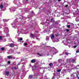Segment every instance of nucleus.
<instances>
[{
	"label": "nucleus",
	"instance_id": "obj_1",
	"mask_svg": "<svg viewBox=\"0 0 79 79\" xmlns=\"http://www.w3.org/2000/svg\"><path fill=\"white\" fill-rule=\"evenodd\" d=\"M51 39H53L55 38V36L54 35V34H51Z\"/></svg>",
	"mask_w": 79,
	"mask_h": 79
},
{
	"label": "nucleus",
	"instance_id": "obj_2",
	"mask_svg": "<svg viewBox=\"0 0 79 79\" xmlns=\"http://www.w3.org/2000/svg\"><path fill=\"white\" fill-rule=\"evenodd\" d=\"M5 73L6 75H7V76H8L9 75V72H8V71H6Z\"/></svg>",
	"mask_w": 79,
	"mask_h": 79
},
{
	"label": "nucleus",
	"instance_id": "obj_3",
	"mask_svg": "<svg viewBox=\"0 0 79 79\" xmlns=\"http://www.w3.org/2000/svg\"><path fill=\"white\" fill-rule=\"evenodd\" d=\"M35 61H36L35 60V59H33L31 60V63H35Z\"/></svg>",
	"mask_w": 79,
	"mask_h": 79
},
{
	"label": "nucleus",
	"instance_id": "obj_4",
	"mask_svg": "<svg viewBox=\"0 0 79 79\" xmlns=\"http://www.w3.org/2000/svg\"><path fill=\"white\" fill-rule=\"evenodd\" d=\"M34 76L32 75H30L29 77V79H31L32 77H33Z\"/></svg>",
	"mask_w": 79,
	"mask_h": 79
},
{
	"label": "nucleus",
	"instance_id": "obj_5",
	"mask_svg": "<svg viewBox=\"0 0 79 79\" xmlns=\"http://www.w3.org/2000/svg\"><path fill=\"white\" fill-rule=\"evenodd\" d=\"M14 51L13 50H10L9 51L10 53H13Z\"/></svg>",
	"mask_w": 79,
	"mask_h": 79
},
{
	"label": "nucleus",
	"instance_id": "obj_6",
	"mask_svg": "<svg viewBox=\"0 0 79 79\" xmlns=\"http://www.w3.org/2000/svg\"><path fill=\"white\" fill-rule=\"evenodd\" d=\"M12 26L13 27H14L15 29H16V28H17V26H16L14 25H12Z\"/></svg>",
	"mask_w": 79,
	"mask_h": 79
},
{
	"label": "nucleus",
	"instance_id": "obj_7",
	"mask_svg": "<svg viewBox=\"0 0 79 79\" xmlns=\"http://www.w3.org/2000/svg\"><path fill=\"white\" fill-rule=\"evenodd\" d=\"M18 40H19L20 41H21L22 40H23V38H18Z\"/></svg>",
	"mask_w": 79,
	"mask_h": 79
},
{
	"label": "nucleus",
	"instance_id": "obj_8",
	"mask_svg": "<svg viewBox=\"0 0 79 79\" xmlns=\"http://www.w3.org/2000/svg\"><path fill=\"white\" fill-rule=\"evenodd\" d=\"M34 36V35L32 34H30V37H33Z\"/></svg>",
	"mask_w": 79,
	"mask_h": 79
},
{
	"label": "nucleus",
	"instance_id": "obj_9",
	"mask_svg": "<svg viewBox=\"0 0 79 79\" xmlns=\"http://www.w3.org/2000/svg\"><path fill=\"white\" fill-rule=\"evenodd\" d=\"M9 47H14V45L13 44H10L9 45Z\"/></svg>",
	"mask_w": 79,
	"mask_h": 79
},
{
	"label": "nucleus",
	"instance_id": "obj_10",
	"mask_svg": "<svg viewBox=\"0 0 79 79\" xmlns=\"http://www.w3.org/2000/svg\"><path fill=\"white\" fill-rule=\"evenodd\" d=\"M59 63H61L62 61V59H60L58 60Z\"/></svg>",
	"mask_w": 79,
	"mask_h": 79
},
{
	"label": "nucleus",
	"instance_id": "obj_11",
	"mask_svg": "<svg viewBox=\"0 0 79 79\" xmlns=\"http://www.w3.org/2000/svg\"><path fill=\"white\" fill-rule=\"evenodd\" d=\"M49 65L50 66H53V63H50L49 64Z\"/></svg>",
	"mask_w": 79,
	"mask_h": 79
},
{
	"label": "nucleus",
	"instance_id": "obj_12",
	"mask_svg": "<svg viewBox=\"0 0 79 79\" xmlns=\"http://www.w3.org/2000/svg\"><path fill=\"white\" fill-rule=\"evenodd\" d=\"M7 57L9 59H11V58L12 59V56H7Z\"/></svg>",
	"mask_w": 79,
	"mask_h": 79
},
{
	"label": "nucleus",
	"instance_id": "obj_13",
	"mask_svg": "<svg viewBox=\"0 0 79 79\" xmlns=\"http://www.w3.org/2000/svg\"><path fill=\"white\" fill-rule=\"evenodd\" d=\"M49 38H50V37L49 36H47L46 37V40H49Z\"/></svg>",
	"mask_w": 79,
	"mask_h": 79
},
{
	"label": "nucleus",
	"instance_id": "obj_14",
	"mask_svg": "<svg viewBox=\"0 0 79 79\" xmlns=\"http://www.w3.org/2000/svg\"><path fill=\"white\" fill-rule=\"evenodd\" d=\"M1 50H2V51H3L5 50V48H1Z\"/></svg>",
	"mask_w": 79,
	"mask_h": 79
},
{
	"label": "nucleus",
	"instance_id": "obj_15",
	"mask_svg": "<svg viewBox=\"0 0 79 79\" xmlns=\"http://www.w3.org/2000/svg\"><path fill=\"white\" fill-rule=\"evenodd\" d=\"M3 5H1L0 6V8H1V9H2V8H3Z\"/></svg>",
	"mask_w": 79,
	"mask_h": 79
},
{
	"label": "nucleus",
	"instance_id": "obj_16",
	"mask_svg": "<svg viewBox=\"0 0 79 79\" xmlns=\"http://www.w3.org/2000/svg\"><path fill=\"white\" fill-rule=\"evenodd\" d=\"M71 61L73 63H74L75 62V61H74V59L72 60Z\"/></svg>",
	"mask_w": 79,
	"mask_h": 79
},
{
	"label": "nucleus",
	"instance_id": "obj_17",
	"mask_svg": "<svg viewBox=\"0 0 79 79\" xmlns=\"http://www.w3.org/2000/svg\"><path fill=\"white\" fill-rule=\"evenodd\" d=\"M16 9V8H13L12 9V10H13V11H15V10Z\"/></svg>",
	"mask_w": 79,
	"mask_h": 79
},
{
	"label": "nucleus",
	"instance_id": "obj_18",
	"mask_svg": "<svg viewBox=\"0 0 79 79\" xmlns=\"http://www.w3.org/2000/svg\"><path fill=\"white\" fill-rule=\"evenodd\" d=\"M3 21H4V22H7V21H8L7 20L5 19H3Z\"/></svg>",
	"mask_w": 79,
	"mask_h": 79
},
{
	"label": "nucleus",
	"instance_id": "obj_19",
	"mask_svg": "<svg viewBox=\"0 0 79 79\" xmlns=\"http://www.w3.org/2000/svg\"><path fill=\"white\" fill-rule=\"evenodd\" d=\"M55 35L56 37H58L59 35V34L58 33H56L55 34Z\"/></svg>",
	"mask_w": 79,
	"mask_h": 79
},
{
	"label": "nucleus",
	"instance_id": "obj_20",
	"mask_svg": "<svg viewBox=\"0 0 79 79\" xmlns=\"http://www.w3.org/2000/svg\"><path fill=\"white\" fill-rule=\"evenodd\" d=\"M61 71V69H58L57 70V72L58 73H60V71Z\"/></svg>",
	"mask_w": 79,
	"mask_h": 79
},
{
	"label": "nucleus",
	"instance_id": "obj_21",
	"mask_svg": "<svg viewBox=\"0 0 79 79\" xmlns=\"http://www.w3.org/2000/svg\"><path fill=\"white\" fill-rule=\"evenodd\" d=\"M37 55H39V56H42V55H41L39 54V53H38L37 54Z\"/></svg>",
	"mask_w": 79,
	"mask_h": 79
},
{
	"label": "nucleus",
	"instance_id": "obj_22",
	"mask_svg": "<svg viewBox=\"0 0 79 79\" xmlns=\"http://www.w3.org/2000/svg\"><path fill=\"white\" fill-rule=\"evenodd\" d=\"M17 33H18V34H20V33H21V31H19V30H18L17 31Z\"/></svg>",
	"mask_w": 79,
	"mask_h": 79
},
{
	"label": "nucleus",
	"instance_id": "obj_23",
	"mask_svg": "<svg viewBox=\"0 0 79 79\" xmlns=\"http://www.w3.org/2000/svg\"><path fill=\"white\" fill-rule=\"evenodd\" d=\"M76 21H77V22H78V21H79V20H78V19L77 18V19H76Z\"/></svg>",
	"mask_w": 79,
	"mask_h": 79
},
{
	"label": "nucleus",
	"instance_id": "obj_24",
	"mask_svg": "<svg viewBox=\"0 0 79 79\" xmlns=\"http://www.w3.org/2000/svg\"><path fill=\"white\" fill-rule=\"evenodd\" d=\"M12 58H13V60H15V59H16V57H12Z\"/></svg>",
	"mask_w": 79,
	"mask_h": 79
},
{
	"label": "nucleus",
	"instance_id": "obj_25",
	"mask_svg": "<svg viewBox=\"0 0 79 79\" xmlns=\"http://www.w3.org/2000/svg\"><path fill=\"white\" fill-rule=\"evenodd\" d=\"M68 54H69V53L68 52H66L65 53V54L66 55H68Z\"/></svg>",
	"mask_w": 79,
	"mask_h": 79
},
{
	"label": "nucleus",
	"instance_id": "obj_26",
	"mask_svg": "<svg viewBox=\"0 0 79 79\" xmlns=\"http://www.w3.org/2000/svg\"><path fill=\"white\" fill-rule=\"evenodd\" d=\"M2 40V36H0V40Z\"/></svg>",
	"mask_w": 79,
	"mask_h": 79
},
{
	"label": "nucleus",
	"instance_id": "obj_27",
	"mask_svg": "<svg viewBox=\"0 0 79 79\" xmlns=\"http://www.w3.org/2000/svg\"><path fill=\"white\" fill-rule=\"evenodd\" d=\"M67 27H68V28H70V25H69L67 26Z\"/></svg>",
	"mask_w": 79,
	"mask_h": 79
},
{
	"label": "nucleus",
	"instance_id": "obj_28",
	"mask_svg": "<svg viewBox=\"0 0 79 79\" xmlns=\"http://www.w3.org/2000/svg\"><path fill=\"white\" fill-rule=\"evenodd\" d=\"M77 47V46H73V48H76Z\"/></svg>",
	"mask_w": 79,
	"mask_h": 79
},
{
	"label": "nucleus",
	"instance_id": "obj_29",
	"mask_svg": "<svg viewBox=\"0 0 79 79\" xmlns=\"http://www.w3.org/2000/svg\"><path fill=\"white\" fill-rule=\"evenodd\" d=\"M76 75H77V76L78 79H79V77H78V75H79V74L77 75V74H76Z\"/></svg>",
	"mask_w": 79,
	"mask_h": 79
},
{
	"label": "nucleus",
	"instance_id": "obj_30",
	"mask_svg": "<svg viewBox=\"0 0 79 79\" xmlns=\"http://www.w3.org/2000/svg\"><path fill=\"white\" fill-rule=\"evenodd\" d=\"M69 29H67L66 30L67 32H69Z\"/></svg>",
	"mask_w": 79,
	"mask_h": 79
},
{
	"label": "nucleus",
	"instance_id": "obj_31",
	"mask_svg": "<svg viewBox=\"0 0 79 79\" xmlns=\"http://www.w3.org/2000/svg\"><path fill=\"white\" fill-rule=\"evenodd\" d=\"M7 63H8V64H10V61H8Z\"/></svg>",
	"mask_w": 79,
	"mask_h": 79
},
{
	"label": "nucleus",
	"instance_id": "obj_32",
	"mask_svg": "<svg viewBox=\"0 0 79 79\" xmlns=\"http://www.w3.org/2000/svg\"><path fill=\"white\" fill-rule=\"evenodd\" d=\"M27 45V43L24 44V45L25 46H26V45Z\"/></svg>",
	"mask_w": 79,
	"mask_h": 79
},
{
	"label": "nucleus",
	"instance_id": "obj_33",
	"mask_svg": "<svg viewBox=\"0 0 79 79\" xmlns=\"http://www.w3.org/2000/svg\"><path fill=\"white\" fill-rule=\"evenodd\" d=\"M14 69H18V68L17 67L16 68V67H14Z\"/></svg>",
	"mask_w": 79,
	"mask_h": 79
},
{
	"label": "nucleus",
	"instance_id": "obj_34",
	"mask_svg": "<svg viewBox=\"0 0 79 79\" xmlns=\"http://www.w3.org/2000/svg\"><path fill=\"white\" fill-rule=\"evenodd\" d=\"M76 53H79V51L77 50V51H76Z\"/></svg>",
	"mask_w": 79,
	"mask_h": 79
},
{
	"label": "nucleus",
	"instance_id": "obj_35",
	"mask_svg": "<svg viewBox=\"0 0 79 79\" xmlns=\"http://www.w3.org/2000/svg\"><path fill=\"white\" fill-rule=\"evenodd\" d=\"M68 5H65V7H68Z\"/></svg>",
	"mask_w": 79,
	"mask_h": 79
},
{
	"label": "nucleus",
	"instance_id": "obj_36",
	"mask_svg": "<svg viewBox=\"0 0 79 79\" xmlns=\"http://www.w3.org/2000/svg\"><path fill=\"white\" fill-rule=\"evenodd\" d=\"M62 0H58V2H61Z\"/></svg>",
	"mask_w": 79,
	"mask_h": 79
},
{
	"label": "nucleus",
	"instance_id": "obj_37",
	"mask_svg": "<svg viewBox=\"0 0 79 79\" xmlns=\"http://www.w3.org/2000/svg\"><path fill=\"white\" fill-rule=\"evenodd\" d=\"M20 64V63H19V64H18V66H19Z\"/></svg>",
	"mask_w": 79,
	"mask_h": 79
},
{
	"label": "nucleus",
	"instance_id": "obj_38",
	"mask_svg": "<svg viewBox=\"0 0 79 79\" xmlns=\"http://www.w3.org/2000/svg\"><path fill=\"white\" fill-rule=\"evenodd\" d=\"M55 79V77H53L52 78V79Z\"/></svg>",
	"mask_w": 79,
	"mask_h": 79
},
{
	"label": "nucleus",
	"instance_id": "obj_39",
	"mask_svg": "<svg viewBox=\"0 0 79 79\" xmlns=\"http://www.w3.org/2000/svg\"><path fill=\"white\" fill-rule=\"evenodd\" d=\"M31 13H33V11H31Z\"/></svg>",
	"mask_w": 79,
	"mask_h": 79
},
{
	"label": "nucleus",
	"instance_id": "obj_40",
	"mask_svg": "<svg viewBox=\"0 0 79 79\" xmlns=\"http://www.w3.org/2000/svg\"><path fill=\"white\" fill-rule=\"evenodd\" d=\"M52 20H53V19H51V21H52Z\"/></svg>",
	"mask_w": 79,
	"mask_h": 79
},
{
	"label": "nucleus",
	"instance_id": "obj_41",
	"mask_svg": "<svg viewBox=\"0 0 79 79\" xmlns=\"http://www.w3.org/2000/svg\"><path fill=\"white\" fill-rule=\"evenodd\" d=\"M55 24H56V22Z\"/></svg>",
	"mask_w": 79,
	"mask_h": 79
},
{
	"label": "nucleus",
	"instance_id": "obj_42",
	"mask_svg": "<svg viewBox=\"0 0 79 79\" xmlns=\"http://www.w3.org/2000/svg\"><path fill=\"white\" fill-rule=\"evenodd\" d=\"M26 1L27 2V1H28V0H26Z\"/></svg>",
	"mask_w": 79,
	"mask_h": 79
},
{
	"label": "nucleus",
	"instance_id": "obj_43",
	"mask_svg": "<svg viewBox=\"0 0 79 79\" xmlns=\"http://www.w3.org/2000/svg\"><path fill=\"white\" fill-rule=\"evenodd\" d=\"M4 25H6V23H4Z\"/></svg>",
	"mask_w": 79,
	"mask_h": 79
},
{
	"label": "nucleus",
	"instance_id": "obj_44",
	"mask_svg": "<svg viewBox=\"0 0 79 79\" xmlns=\"http://www.w3.org/2000/svg\"><path fill=\"white\" fill-rule=\"evenodd\" d=\"M23 67H24V66H23V67H22V68H23Z\"/></svg>",
	"mask_w": 79,
	"mask_h": 79
},
{
	"label": "nucleus",
	"instance_id": "obj_45",
	"mask_svg": "<svg viewBox=\"0 0 79 79\" xmlns=\"http://www.w3.org/2000/svg\"><path fill=\"white\" fill-rule=\"evenodd\" d=\"M78 26H79V23L78 24Z\"/></svg>",
	"mask_w": 79,
	"mask_h": 79
},
{
	"label": "nucleus",
	"instance_id": "obj_46",
	"mask_svg": "<svg viewBox=\"0 0 79 79\" xmlns=\"http://www.w3.org/2000/svg\"><path fill=\"white\" fill-rule=\"evenodd\" d=\"M55 54H56V53L53 54L54 55H55Z\"/></svg>",
	"mask_w": 79,
	"mask_h": 79
},
{
	"label": "nucleus",
	"instance_id": "obj_47",
	"mask_svg": "<svg viewBox=\"0 0 79 79\" xmlns=\"http://www.w3.org/2000/svg\"><path fill=\"white\" fill-rule=\"evenodd\" d=\"M0 26H1V24H0Z\"/></svg>",
	"mask_w": 79,
	"mask_h": 79
},
{
	"label": "nucleus",
	"instance_id": "obj_48",
	"mask_svg": "<svg viewBox=\"0 0 79 79\" xmlns=\"http://www.w3.org/2000/svg\"><path fill=\"white\" fill-rule=\"evenodd\" d=\"M23 18H24V17H23V19H23Z\"/></svg>",
	"mask_w": 79,
	"mask_h": 79
},
{
	"label": "nucleus",
	"instance_id": "obj_49",
	"mask_svg": "<svg viewBox=\"0 0 79 79\" xmlns=\"http://www.w3.org/2000/svg\"><path fill=\"white\" fill-rule=\"evenodd\" d=\"M36 39H37V38H36Z\"/></svg>",
	"mask_w": 79,
	"mask_h": 79
},
{
	"label": "nucleus",
	"instance_id": "obj_50",
	"mask_svg": "<svg viewBox=\"0 0 79 79\" xmlns=\"http://www.w3.org/2000/svg\"><path fill=\"white\" fill-rule=\"evenodd\" d=\"M49 47H50V46H49Z\"/></svg>",
	"mask_w": 79,
	"mask_h": 79
}]
</instances>
